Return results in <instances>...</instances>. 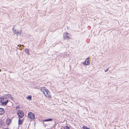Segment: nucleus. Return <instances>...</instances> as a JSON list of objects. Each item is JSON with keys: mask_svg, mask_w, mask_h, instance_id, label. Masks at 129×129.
I'll return each instance as SVG.
<instances>
[{"mask_svg": "<svg viewBox=\"0 0 129 129\" xmlns=\"http://www.w3.org/2000/svg\"><path fill=\"white\" fill-rule=\"evenodd\" d=\"M41 90L46 98L49 99L51 98V96L50 91L48 89H46L45 87H41Z\"/></svg>", "mask_w": 129, "mask_h": 129, "instance_id": "f257e3e1", "label": "nucleus"}, {"mask_svg": "<svg viewBox=\"0 0 129 129\" xmlns=\"http://www.w3.org/2000/svg\"><path fill=\"white\" fill-rule=\"evenodd\" d=\"M8 102V100H6V98L2 97L0 98V103L1 105L6 106Z\"/></svg>", "mask_w": 129, "mask_h": 129, "instance_id": "f03ea898", "label": "nucleus"}, {"mask_svg": "<svg viewBox=\"0 0 129 129\" xmlns=\"http://www.w3.org/2000/svg\"><path fill=\"white\" fill-rule=\"evenodd\" d=\"M71 35L68 33H64L63 35V38L64 40H67L71 39Z\"/></svg>", "mask_w": 129, "mask_h": 129, "instance_id": "7ed1b4c3", "label": "nucleus"}, {"mask_svg": "<svg viewBox=\"0 0 129 129\" xmlns=\"http://www.w3.org/2000/svg\"><path fill=\"white\" fill-rule=\"evenodd\" d=\"M17 114L20 118H22L24 115V113L21 110H18L17 112Z\"/></svg>", "mask_w": 129, "mask_h": 129, "instance_id": "20e7f679", "label": "nucleus"}, {"mask_svg": "<svg viewBox=\"0 0 129 129\" xmlns=\"http://www.w3.org/2000/svg\"><path fill=\"white\" fill-rule=\"evenodd\" d=\"M28 117L31 120H33L35 119V116L34 114L31 112H29L28 114Z\"/></svg>", "mask_w": 129, "mask_h": 129, "instance_id": "39448f33", "label": "nucleus"}, {"mask_svg": "<svg viewBox=\"0 0 129 129\" xmlns=\"http://www.w3.org/2000/svg\"><path fill=\"white\" fill-rule=\"evenodd\" d=\"M89 57L86 58L85 62H83V64L85 65H89L90 64L89 60Z\"/></svg>", "mask_w": 129, "mask_h": 129, "instance_id": "423d86ee", "label": "nucleus"}, {"mask_svg": "<svg viewBox=\"0 0 129 129\" xmlns=\"http://www.w3.org/2000/svg\"><path fill=\"white\" fill-rule=\"evenodd\" d=\"M4 112L5 111L4 109L2 108H0V115L3 114Z\"/></svg>", "mask_w": 129, "mask_h": 129, "instance_id": "0eeeda50", "label": "nucleus"}, {"mask_svg": "<svg viewBox=\"0 0 129 129\" xmlns=\"http://www.w3.org/2000/svg\"><path fill=\"white\" fill-rule=\"evenodd\" d=\"M23 121V119L21 120L20 119H19L18 120V123L19 124H21Z\"/></svg>", "mask_w": 129, "mask_h": 129, "instance_id": "6e6552de", "label": "nucleus"}, {"mask_svg": "<svg viewBox=\"0 0 129 129\" xmlns=\"http://www.w3.org/2000/svg\"><path fill=\"white\" fill-rule=\"evenodd\" d=\"M52 120V118H49L47 119H46L44 120V121H51Z\"/></svg>", "mask_w": 129, "mask_h": 129, "instance_id": "1a4fd4ad", "label": "nucleus"}, {"mask_svg": "<svg viewBox=\"0 0 129 129\" xmlns=\"http://www.w3.org/2000/svg\"><path fill=\"white\" fill-rule=\"evenodd\" d=\"M11 122V119H8L7 120V123H8V124H9Z\"/></svg>", "mask_w": 129, "mask_h": 129, "instance_id": "9d476101", "label": "nucleus"}, {"mask_svg": "<svg viewBox=\"0 0 129 129\" xmlns=\"http://www.w3.org/2000/svg\"><path fill=\"white\" fill-rule=\"evenodd\" d=\"M27 99H28L30 100H31V96L29 95L28 97L26 98Z\"/></svg>", "mask_w": 129, "mask_h": 129, "instance_id": "9b49d317", "label": "nucleus"}, {"mask_svg": "<svg viewBox=\"0 0 129 129\" xmlns=\"http://www.w3.org/2000/svg\"><path fill=\"white\" fill-rule=\"evenodd\" d=\"M70 127H69L68 126H65L64 127L63 129H70Z\"/></svg>", "mask_w": 129, "mask_h": 129, "instance_id": "f8f14e48", "label": "nucleus"}, {"mask_svg": "<svg viewBox=\"0 0 129 129\" xmlns=\"http://www.w3.org/2000/svg\"><path fill=\"white\" fill-rule=\"evenodd\" d=\"M82 127L83 129H90L89 128H88L85 126H83Z\"/></svg>", "mask_w": 129, "mask_h": 129, "instance_id": "ddd939ff", "label": "nucleus"}, {"mask_svg": "<svg viewBox=\"0 0 129 129\" xmlns=\"http://www.w3.org/2000/svg\"><path fill=\"white\" fill-rule=\"evenodd\" d=\"M25 50L26 51H28V52H29L28 50L27 49H25Z\"/></svg>", "mask_w": 129, "mask_h": 129, "instance_id": "4468645a", "label": "nucleus"}, {"mask_svg": "<svg viewBox=\"0 0 129 129\" xmlns=\"http://www.w3.org/2000/svg\"><path fill=\"white\" fill-rule=\"evenodd\" d=\"M109 70V69H107V70H106V71H105V72H107V71L108 70Z\"/></svg>", "mask_w": 129, "mask_h": 129, "instance_id": "2eb2a0df", "label": "nucleus"}, {"mask_svg": "<svg viewBox=\"0 0 129 129\" xmlns=\"http://www.w3.org/2000/svg\"><path fill=\"white\" fill-rule=\"evenodd\" d=\"M8 128H5V129H8Z\"/></svg>", "mask_w": 129, "mask_h": 129, "instance_id": "dca6fc26", "label": "nucleus"}, {"mask_svg": "<svg viewBox=\"0 0 129 129\" xmlns=\"http://www.w3.org/2000/svg\"><path fill=\"white\" fill-rule=\"evenodd\" d=\"M1 70L0 69V72H1Z\"/></svg>", "mask_w": 129, "mask_h": 129, "instance_id": "f3484780", "label": "nucleus"}]
</instances>
